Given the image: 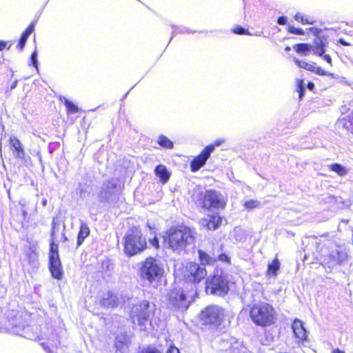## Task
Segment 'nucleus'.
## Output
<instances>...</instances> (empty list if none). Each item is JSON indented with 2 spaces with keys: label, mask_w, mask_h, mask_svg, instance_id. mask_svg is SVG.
I'll use <instances>...</instances> for the list:
<instances>
[{
  "label": "nucleus",
  "mask_w": 353,
  "mask_h": 353,
  "mask_svg": "<svg viewBox=\"0 0 353 353\" xmlns=\"http://www.w3.org/2000/svg\"><path fill=\"white\" fill-rule=\"evenodd\" d=\"M323 58L327 63L332 65V58L329 54H324Z\"/></svg>",
  "instance_id": "09e8293b"
},
{
  "label": "nucleus",
  "mask_w": 353,
  "mask_h": 353,
  "mask_svg": "<svg viewBox=\"0 0 353 353\" xmlns=\"http://www.w3.org/2000/svg\"><path fill=\"white\" fill-rule=\"evenodd\" d=\"M339 43L344 46H349L350 43L345 41L343 39H339Z\"/></svg>",
  "instance_id": "603ef678"
},
{
  "label": "nucleus",
  "mask_w": 353,
  "mask_h": 353,
  "mask_svg": "<svg viewBox=\"0 0 353 353\" xmlns=\"http://www.w3.org/2000/svg\"><path fill=\"white\" fill-rule=\"evenodd\" d=\"M222 222V219L219 216H209L207 219H204L202 224L209 230H216Z\"/></svg>",
  "instance_id": "6ab92c4d"
},
{
  "label": "nucleus",
  "mask_w": 353,
  "mask_h": 353,
  "mask_svg": "<svg viewBox=\"0 0 353 353\" xmlns=\"http://www.w3.org/2000/svg\"><path fill=\"white\" fill-rule=\"evenodd\" d=\"M148 227L150 230H152V227L150 225V224H149V223H148Z\"/></svg>",
  "instance_id": "774afa93"
},
{
  "label": "nucleus",
  "mask_w": 353,
  "mask_h": 353,
  "mask_svg": "<svg viewBox=\"0 0 353 353\" xmlns=\"http://www.w3.org/2000/svg\"><path fill=\"white\" fill-rule=\"evenodd\" d=\"M312 87H314V84L312 83H310L308 84V88L311 89Z\"/></svg>",
  "instance_id": "e2e57ef3"
},
{
  "label": "nucleus",
  "mask_w": 353,
  "mask_h": 353,
  "mask_svg": "<svg viewBox=\"0 0 353 353\" xmlns=\"http://www.w3.org/2000/svg\"><path fill=\"white\" fill-rule=\"evenodd\" d=\"M323 263L327 265L329 268H332L336 265H339L334 251L326 256L324 258Z\"/></svg>",
  "instance_id": "a878e982"
},
{
  "label": "nucleus",
  "mask_w": 353,
  "mask_h": 353,
  "mask_svg": "<svg viewBox=\"0 0 353 353\" xmlns=\"http://www.w3.org/2000/svg\"><path fill=\"white\" fill-rule=\"evenodd\" d=\"M294 19L299 22H301L302 24H314L315 21L312 19H307L305 16L302 14L301 13H296L294 17Z\"/></svg>",
  "instance_id": "2f4dec72"
},
{
  "label": "nucleus",
  "mask_w": 353,
  "mask_h": 353,
  "mask_svg": "<svg viewBox=\"0 0 353 353\" xmlns=\"http://www.w3.org/2000/svg\"><path fill=\"white\" fill-rule=\"evenodd\" d=\"M90 228L88 225L84 223L81 222L79 231L77 235V246L79 247L83 243L85 239L90 235Z\"/></svg>",
  "instance_id": "5701e85b"
},
{
  "label": "nucleus",
  "mask_w": 353,
  "mask_h": 353,
  "mask_svg": "<svg viewBox=\"0 0 353 353\" xmlns=\"http://www.w3.org/2000/svg\"><path fill=\"white\" fill-rule=\"evenodd\" d=\"M22 215H23V219H26V216L28 215V212L26 210H22Z\"/></svg>",
  "instance_id": "13d9d810"
},
{
  "label": "nucleus",
  "mask_w": 353,
  "mask_h": 353,
  "mask_svg": "<svg viewBox=\"0 0 353 353\" xmlns=\"http://www.w3.org/2000/svg\"><path fill=\"white\" fill-rule=\"evenodd\" d=\"M207 274L205 267L196 263H189L186 265V279L190 282L199 283Z\"/></svg>",
  "instance_id": "ddd939ff"
},
{
  "label": "nucleus",
  "mask_w": 353,
  "mask_h": 353,
  "mask_svg": "<svg viewBox=\"0 0 353 353\" xmlns=\"http://www.w3.org/2000/svg\"><path fill=\"white\" fill-rule=\"evenodd\" d=\"M223 142H224V140L218 139V140H216L213 144H210V145H212V147L214 150L216 147L220 146Z\"/></svg>",
  "instance_id": "de8ad7c7"
},
{
  "label": "nucleus",
  "mask_w": 353,
  "mask_h": 353,
  "mask_svg": "<svg viewBox=\"0 0 353 353\" xmlns=\"http://www.w3.org/2000/svg\"><path fill=\"white\" fill-rule=\"evenodd\" d=\"M150 244L155 248H159V239L157 236H154L152 239L149 240Z\"/></svg>",
  "instance_id": "37998d69"
},
{
  "label": "nucleus",
  "mask_w": 353,
  "mask_h": 353,
  "mask_svg": "<svg viewBox=\"0 0 353 353\" xmlns=\"http://www.w3.org/2000/svg\"><path fill=\"white\" fill-rule=\"evenodd\" d=\"M288 30L290 33L296 34V35H303L304 30L299 28H295L292 26H288Z\"/></svg>",
  "instance_id": "58836bf2"
},
{
  "label": "nucleus",
  "mask_w": 353,
  "mask_h": 353,
  "mask_svg": "<svg viewBox=\"0 0 353 353\" xmlns=\"http://www.w3.org/2000/svg\"><path fill=\"white\" fill-rule=\"evenodd\" d=\"M100 303L105 308H114L118 306L119 299L114 292L108 291L101 296Z\"/></svg>",
  "instance_id": "f3484780"
},
{
  "label": "nucleus",
  "mask_w": 353,
  "mask_h": 353,
  "mask_svg": "<svg viewBox=\"0 0 353 353\" xmlns=\"http://www.w3.org/2000/svg\"><path fill=\"white\" fill-rule=\"evenodd\" d=\"M330 168V170L337 173L339 176H345L347 174V170L340 163H333Z\"/></svg>",
  "instance_id": "c85d7f7f"
},
{
  "label": "nucleus",
  "mask_w": 353,
  "mask_h": 353,
  "mask_svg": "<svg viewBox=\"0 0 353 353\" xmlns=\"http://www.w3.org/2000/svg\"><path fill=\"white\" fill-rule=\"evenodd\" d=\"M294 48L297 53L307 55L312 50V46L307 43H299L295 45Z\"/></svg>",
  "instance_id": "cd10ccee"
},
{
  "label": "nucleus",
  "mask_w": 353,
  "mask_h": 353,
  "mask_svg": "<svg viewBox=\"0 0 353 353\" xmlns=\"http://www.w3.org/2000/svg\"><path fill=\"white\" fill-rule=\"evenodd\" d=\"M332 353H344L343 351L340 350L339 349H335L333 350Z\"/></svg>",
  "instance_id": "bf43d9fd"
},
{
  "label": "nucleus",
  "mask_w": 353,
  "mask_h": 353,
  "mask_svg": "<svg viewBox=\"0 0 353 353\" xmlns=\"http://www.w3.org/2000/svg\"><path fill=\"white\" fill-rule=\"evenodd\" d=\"M260 205V201L251 199L250 201H246L243 205L248 210H252L254 208H259Z\"/></svg>",
  "instance_id": "72a5a7b5"
},
{
  "label": "nucleus",
  "mask_w": 353,
  "mask_h": 353,
  "mask_svg": "<svg viewBox=\"0 0 353 353\" xmlns=\"http://www.w3.org/2000/svg\"><path fill=\"white\" fill-rule=\"evenodd\" d=\"M250 315L256 325L267 326L274 323V308L268 303L254 305L250 309Z\"/></svg>",
  "instance_id": "0eeeda50"
},
{
  "label": "nucleus",
  "mask_w": 353,
  "mask_h": 353,
  "mask_svg": "<svg viewBox=\"0 0 353 353\" xmlns=\"http://www.w3.org/2000/svg\"><path fill=\"white\" fill-rule=\"evenodd\" d=\"M168 305L176 310H185L189 304L186 300V296L181 289H174L168 295Z\"/></svg>",
  "instance_id": "9b49d317"
},
{
  "label": "nucleus",
  "mask_w": 353,
  "mask_h": 353,
  "mask_svg": "<svg viewBox=\"0 0 353 353\" xmlns=\"http://www.w3.org/2000/svg\"><path fill=\"white\" fill-rule=\"evenodd\" d=\"M294 62L299 68H304L305 70L310 72L314 70V63H309L304 61H300L297 59H294Z\"/></svg>",
  "instance_id": "473e14b6"
},
{
  "label": "nucleus",
  "mask_w": 353,
  "mask_h": 353,
  "mask_svg": "<svg viewBox=\"0 0 353 353\" xmlns=\"http://www.w3.org/2000/svg\"><path fill=\"white\" fill-rule=\"evenodd\" d=\"M41 345L43 347V348L47 351L48 353H53V352L50 349L48 345L45 343H41Z\"/></svg>",
  "instance_id": "8fccbe9b"
},
{
  "label": "nucleus",
  "mask_w": 353,
  "mask_h": 353,
  "mask_svg": "<svg viewBox=\"0 0 353 353\" xmlns=\"http://www.w3.org/2000/svg\"><path fill=\"white\" fill-rule=\"evenodd\" d=\"M314 48H325L326 46V39L317 37L314 40Z\"/></svg>",
  "instance_id": "c9c22d12"
},
{
  "label": "nucleus",
  "mask_w": 353,
  "mask_h": 353,
  "mask_svg": "<svg viewBox=\"0 0 353 353\" xmlns=\"http://www.w3.org/2000/svg\"><path fill=\"white\" fill-rule=\"evenodd\" d=\"M10 144L12 149L14 150V157L17 159H24L26 156L25 150L22 143L16 137H10Z\"/></svg>",
  "instance_id": "a211bd4d"
},
{
  "label": "nucleus",
  "mask_w": 353,
  "mask_h": 353,
  "mask_svg": "<svg viewBox=\"0 0 353 353\" xmlns=\"http://www.w3.org/2000/svg\"><path fill=\"white\" fill-rule=\"evenodd\" d=\"M7 43L3 41L0 40V51L3 50L6 48Z\"/></svg>",
  "instance_id": "864d4df0"
},
{
  "label": "nucleus",
  "mask_w": 353,
  "mask_h": 353,
  "mask_svg": "<svg viewBox=\"0 0 353 353\" xmlns=\"http://www.w3.org/2000/svg\"><path fill=\"white\" fill-rule=\"evenodd\" d=\"M294 336L298 342H303L307 339V332L303 325V322L299 319H295L292 325Z\"/></svg>",
  "instance_id": "dca6fc26"
},
{
  "label": "nucleus",
  "mask_w": 353,
  "mask_h": 353,
  "mask_svg": "<svg viewBox=\"0 0 353 353\" xmlns=\"http://www.w3.org/2000/svg\"><path fill=\"white\" fill-rule=\"evenodd\" d=\"M36 155L38 157L39 162L41 163L42 162V157H41V152L39 150L36 152Z\"/></svg>",
  "instance_id": "6e6d98bb"
},
{
  "label": "nucleus",
  "mask_w": 353,
  "mask_h": 353,
  "mask_svg": "<svg viewBox=\"0 0 353 353\" xmlns=\"http://www.w3.org/2000/svg\"><path fill=\"white\" fill-rule=\"evenodd\" d=\"M312 244L316 245L317 246V250H318L319 247L320 245V239H318L317 237H314L312 239Z\"/></svg>",
  "instance_id": "3c124183"
},
{
  "label": "nucleus",
  "mask_w": 353,
  "mask_h": 353,
  "mask_svg": "<svg viewBox=\"0 0 353 353\" xmlns=\"http://www.w3.org/2000/svg\"><path fill=\"white\" fill-rule=\"evenodd\" d=\"M299 92V97H301L303 93L304 92V90L303 89L300 90Z\"/></svg>",
  "instance_id": "680f3d73"
},
{
  "label": "nucleus",
  "mask_w": 353,
  "mask_h": 353,
  "mask_svg": "<svg viewBox=\"0 0 353 353\" xmlns=\"http://www.w3.org/2000/svg\"><path fill=\"white\" fill-rule=\"evenodd\" d=\"M157 143L159 145L166 149H172L174 147L173 142L163 134L159 136Z\"/></svg>",
  "instance_id": "bb28decb"
},
{
  "label": "nucleus",
  "mask_w": 353,
  "mask_h": 353,
  "mask_svg": "<svg viewBox=\"0 0 353 353\" xmlns=\"http://www.w3.org/2000/svg\"><path fill=\"white\" fill-rule=\"evenodd\" d=\"M167 353H181V352H180L179 350L177 347H176L175 346L171 345L168 348V350L167 351Z\"/></svg>",
  "instance_id": "49530a36"
},
{
  "label": "nucleus",
  "mask_w": 353,
  "mask_h": 353,
  "mask_svg": "<svg viewBox=\"0 0 353 353\" xmlns=\"http://www.w3.org/2000/svg\"><path fill=\"white\" fill-rule=\"evenodd\" d=\"M49 270L52 276L57 280H61L63 277V268L59 258L58 245L52 243L50 244L49 252Z\"/></svg>",
  "instance_id": "9d476101"
},
{
  "label": "nucleus",
  "mask_w": 353,
  "mask_h": 353,
  "mask_svg": "<svg viewBox=\"0 0 353 353\" xmlns=\"http://www.w3.org/2000/svg\"><path fill=\"white\" fill-rule=\"evenodd\" d=\"M168 244L174 251L183 250L187 245L194 243L192 231L187 227L171 228L168 233Z\"/></svg>",
  "instance_id": "39448f33"
},
{
  "label": "nucleus",
  "mask_w": 353,
  "mask_h": 353,
  "mask_svg": "<svg viewBox=\"0 0 353 353\" xmlns=\"http://www.w3.org/2000/svg\"><path fill=\"white\" fill-rule=\"evenodd\" d=\"M336 258L338 259L339 265L343 263L347 259V254L343 251L336 250Z\"/></svg>",
  "instance_id": "4c0bfd02"
},
{
  "label": "nucleus",
  "mask_w": 353,
  "mask_h": 353,
  "mask_svg": "<svg viewBox=\"0 0 353 353\" xmlns=\"http://www.w3.org/2000/svg\"><path fill=\"white\" fill-rule=\"evenodd\" d=\"M279 268L280 262L277 259H275L271 263L268 264L267 273L270 276H276Z\"/></svg>",
  "instance_id": "393cba45"
},
{
  "label": "nucleus",
  "mask_w": 353,
  "mask_h": 353,
  "mask_svg": "<svg viewBox=\"0 0 353 353\" xmlns=\"http://www.w3.org/2000/svg\"><path fill=\"white\" fill-rule=\"evenodd\" d=\"M216 258L217 259V261H219L223 263H226L228 264L231 263L230 257L225 253H221V254H219L217 256V257H216Z\"/></svg>",
  "instance_id": "ea45409f"
},
{
  "label": "nucleus",
  "mask_w": 353,
  "mask_h": 353,
  "mask_svg": "<svg viewBox=\"0 0 353 353\" xmlns=\"http://www.w3.org/2000/svg\"><path fill=\"white\" fill-rule=\"evenodd\" d=\"M85 194H86V191L84 190L83 188H81L79 190V196L81 197V198H83L85 196Z\"/></svg>",
  "instance_id": "5fc2aeb1"
},
{
  "label": "nucleus",
  "mask_w": 353,
  "mask_h": 353,
  "mask_svg": "<svg viewBox=\"0 0 353 353\" xmlns=\"http://www.w3.org/2000/svg\"><path fill=\"white\" fill-rule=\"evenodd\" d=\"M140 353H161L160 350L154 347H148L142 350Z\"/></svg>",
  "instance_id": "79ce46f5"
},
{
  "label": "nucleus",
  "mask_w": 353,
  "mask_h": 353,
  "mask_svg": "<svg viewBox=\"0 0 353 353\" xmlns=\"http://www.w3.org/2000/svg\"><path fill=\"white\" fill-rule=\"evenodd\" d=\"M286 51H289L290 50V48L289 46L286 47L285 49Z\"/></svg>",
  "instance_id": "338daca9"
},
{
  "label": "nucleus",
  "mask_w": 353,
  "mask_h": 353,
  "mask_svg": "<svg viewBox=\"0 0 353 353\" xmlns=\"http://www.w3.org/2000/svg\"><path fill=\"white\" fill-rule=\"evenodd\" d=\"M172 28H173L174 30L172 32V37H171V38L170 39V41L172 39L174 35H176V34H178V33H181V34H184V33L194 34V33L196 32L195 31H192V30H191L189 28H185V27H175L174 26H173Z\"/></svg>",
  "instance_id": "c756f323"
},
{
  "label": "nucleus",
  "mask_w": 353,
  "mask_h": 353,
  "mask_svg": "<svg viewBox=\"0 0 353 353\" xmlns=\"http://www.w3.org/2000/svg\"><path fill=\"white\" fill-rule=\"evenodd\" d=\"M30 64L38 69L37 52L34 50L30 55Z\"/></svg>",
  "instance_id": "a19ab883"
},
{
  "label": "nucleus",
  "mask_w": 353,
  "mask_h": 353,
  "mask_svg": "<svg viewBox=\"0 0 353 353\" xmlns=\"http://www.w3.org/2000/svg\"><path fill=\"white\" fill-rule=\"evenodd\" d=\"M34 29V23H30L28 27L26 28V30L23 31V32L21 34V37L19 39V43L17 46V48L20 51L22 52L23 50V48L26 46V43L27 42V40L30 35L32 33Z\"/></svg>",
  "instance_id": "412c9836"
},
{
  "label": "nucleus",
  "mask_w": 353,
  "mask_h": 353,
  "mask_svg": "<svg viewBox=\"0 0 353 353\" xmlns=\"http://www.w3.org/2000/svg\"><path fill=\"white\" fill-rule=\"evenodd\" d=\"M53 143H50L48 145V150L50 154H52L54 152V148L52 147Z\"/></svg>",
  "instance_id": "4d7b16f0"
},
{
  "label": "nucleus",
  "mask_w": 353,
  "mask_h": 353,
  "mask_svg": "<svg viewBox=\"0 0 353 353\" xmlns=\"http://www.w3.org/2000/svg\"><path fill=\"white\" fill-rule=\"evenodd\" d=\"M288 22V18L285 16H281L277 19V23L281 26L285 25Z\"/></svg>",
  "instance_id": "c03bdc74"
},
{
  "label": "nucleus",
  "mask_w": 353,
  "mask_h": 353,
  "mask_svg": "<svg viewBox=\"0 0 353 353\" xmlns=\"http://www.w3.org/2000/svg\"><path fill=\"white\" fill-rule=\"evenodd\" d=\"M29 321L30 316L27 313H13L12 315L8 316L7 329L10 333L17 334L14 329L17 327L23 329Z\"/></svg>",
  "instance_id": "4468645a"
},
{
  "label": "nucleus",
  "mask_w": 353,
  "mask_h": 353,
  "mask_svg": "<svg viewBox=\"0 0 353 353\" xmlns=\"http://www.w3.org/2000/svg\"><path fill=\"white\" fill-rule=\"evenodd\" d=\"M198 255L199 261L201 263V266L203 267H205L206 265H213L217 261V259L214 255L210 256L209 254L202 250H198Z\"/></svg>",
  "instance_id": "4be33fe9"
},
{
  "label": "nucleus",
  "mask_w": 353,
  "mask_h": 353,
  "mask_svg": "<svg viewBox=\"0 0 353 353\" xmlns=\"http://www.w3.org/2000/svg\"><path fill=\"white\" fill-rule=\"evenodd\" d=\"M232 32L236 34H239V35H243V34H245V35H252L249 31L248 30L244 28L243 27L241 26H236V28H233L232 29Z\"/></svg>",
  "instance_id": "f704fd0d"
},
{
  "label": "nucleus",
  "mask_w": 353,
  "mask_h": 353,
  "mask_svg": "<svg viewBox=\"0 0 353 353\" xmlns=\"http://www.w3.org/2000/svg\"><path fill=\"white\" fill-rule=\"evenodd\" d=\"M156 305L148 301H141L134 305L130 310V317L134 324L137 322L141 330L145 328L147 323L154 315Z\"/></svg>",
  "instance_id": "423d86ee"
},
{
  "label": "nucleus",
  "mask_w": 353,
  "mask_h": 353,
  "mask_svg": "<svg viewBox=\"0 0 353 353\" xmlns=\"http://www.w3.org/2000/svg\"><path fill=\"white\" fill-rule=\"evenodd\" d=\"M214 152L212 145H207L201 152L190 162V169L192 172L199 171L206 163L211 154Z\"/></svg>",
  "instance_id": "2eb2a0df"
},
{
  "label": "nucleus",
  "mask_w": 353,
  "mask_h": 353,
  "mask_svg": "<svg viewBox=\"0 0 353 353\" xmlns=\"http://www.w3.org/2000/svg\"><path fill=\"white\" fill-rule=\"evenodd\" d=\"M123 185L118 178H110L102 182L96 192V199L99 203L92 202L88 205L91 214L97 215L101 212V204L109 208L117 207L118 201L123 190Z\"/></svg>",
  "instance_id": "f257e3e1"
},
{
  "label": "nucleus",
  "mask_w": 353,
  "mask_h": 353,
  "mask_svg": "<svg viewBox=\"0 0 353 353\" xmlns=\"http://www.w3.org/2000/svg\"><path fill=\"white\" fill-rule=\"evenodd\" d=\"M105 263L107 264V268L108 269L109 268V262L106 261ZM104 264H105V262L103 263V265H104Z\"/></svg>",
  "instance_id": "69168bd1"
},
{
  "label": "nucleus",
  "mask_w": 353,
  "mask_h": 353,
  "mask_svg": "<svg viewBox=\"0 0 353 353\" xmlns=\"http://www.w3.org/2000/svg\"><path fill=\"white\" fill-rule=\"evenodd\" d=\"M312 50L314 51V54L319 57H323L324 55L325 48H312Z\"/></svg>",
  "instance_id": "a18cd8bd"
},
{
  "label": "nucleus",
  "mask_w": 353,
  "mask_h": 353,
  "mask_svg": "<svg viewBox=\"0 0 353 353\" xmlns=\"http://www.w3.org/2000/svg\"><path fill=\"white\" fill-rule=\"evenodd\" d=\"M14 332L17 335L23 336L26 339L34 341H41L43 338L41 332V327L37 324L26 323L23 329L15 328Z\"/></svg>",
  "instance_id": "f8f14e48"
},
{
  "label": "nucleus",
  "mask_w": 353,
  "mask_h": 353,
  "mask_svg": "<svg viewBox=\"0 0 353 353\" xmlns=\"http://www.w3.org/2000/svg\"><path fill=\"white\" fill-rule=\"evenodd\" d=\"M225 316V310L216 305L208 306L201 312V320L203 323L213 327L219 326L224 320Z\"/></svg>",
  "instance_id": "1a4fd4ad"
},
{
  "label": "nucleus",
  "mask_w": 353,
  "mask_h": 353,
  "mask_svg": "<svg viewBox=\"0 0 353 353\" xmlns=\"http://www.w3.org/2000/svg\"><path fill=\"white\" fill-rule=\"evenodd\" d=\"M123 239L124 253L128 256L139 254L147 248L146 239L138 227H132L128 230Z\"/></svg>",
  "instance_id": "7ed1b4c3"
},
{
  "label": "nucleus",
  "mask_w": 353,
  "mask_h": 353,
  "mask_svg": "<svg viewBox=\"0 0 353 353\" xmlns=\"http://www.w3.org/2000/svg\"><path fill=\"white\" fill-rule=\"evenodd\" d=\"M63 102L65 106L66 107L68 112L74 114L79 112V108L77 107V105L73 103L71 101L68 100L66 98H64Z\"/></svg>",
  "instance_id": "7c9ffc66"
},
{
  "label": "nucleus",
  "mask_w": 353,
  "mask_h": 353,
  "mask_svg": "<svg viewBox=\"0 0 353 353\" xmlns=\"http://www.w3.org/2000/svg\"><path fill=\"white\" fill-rule=\"evenodd\" d=\"M154 174L159 178L160 181L165 184L166 183L171 176V173L168 170L165 165L159 164L155 167Z\"/></svg>",
  "instance_id": "aec40b11"
},
{
  "label": "nucleus",
  "mask_w": 353,
  "mask_h": 353,
  "mask_svg": "<svg viewBox=\"0 0 353 353\" xmlns=\"http://www.w3.org/2000/svg\"><path fill=\"white\" fill-rule=\"evenodd\" d=\"M199 205L208 210L224 209L227 203V197L216 190H207L194 195Z\"/></svg>",
  "instance_id": "20e7f679"
},
{
  "label": "nucleus",
  "mask_w": 353,
  "mask_h": 353,
  "mask_svg": "<svg viewBox=\"0 0 353 353\" xmlns=\"http://www.w3.org/2000/svg\"><path fill=\"white\" fill-rule=\"evenodd\" d=\"M17 81H15L12 84V85H11V89H14V88H16V86H17Z\"/></svg>",
  "instance_id": "052dcab7"
},
{
  "label": "nucleus",
  "mask_w": 353,
  "mask_h": 353,
  "mask_svg": "<svg viewBox=\"0 0 353 353\" xmlns=\"http://www.w3.org/2000/svg\"><path fill=\"white\" fill-rule=\"evenodd\" d=\"M46 203H47V201H46V199H43V201H42V204H43V205H46Z\"/></svg>",
  "instance_id": "0e129e2a"
},
{
  "label": "nucleus",
  "mask_w": 353,
  "mask_h": 353,
  "mask_svg": "<svg viewBox=\"0 0 353 353\" xmlns=\"http://www.w3.org/2000/svg\"><path fill=\"white\" fill-rule=\"evenodd\" d=\"M164 274L163 265L161 261L150 256L139 264L138 275L143 281L152 284L159 281Z\"/></svg>",
  "instance_id": "f03ea898"
},
{
  "label": "nucleus",
  "mask_w": 353,
  "mask_h": 353,
  "mask_svg": "<svg viewBox=\"0 0 353 353\" xmlns=\"http://www.w3.org/2000/svg\"><path fill=\"white\" fill-rule=\"evenodd\" d=\"M229 281L225 275L215 274L208 277L205 282V292L208 294L224 296L229 292Z\"/></svg>",
  "instance_id": "6e6552de"
},
{
  "label": "nucleus",
  "mask_w": 353,
  "mask_h": 353,
  "mask_svg": "<svg viewBox=\"0 0 353 353\" xmlns=\"http://www.w3.org/2000/svg\"><path fill=\"white\" fill-rule=\"evenodd\" d=\"M312 72H314L315 74H316L318 75H321V76L328 75L332 78L334 77L333 74L326 72L325 70H323L321 67H316L315 65H314V70H312Z\"/></svg>",
  "instance_id": "e433bc0d"
},
{
  "label": "nucleus",
  "mask_w": 353,
  "mask_h": 353,
  "mask_svg": "<svg viewBox=\"0 0 353 353\" xmlns=\"http://www.w3.org/2000/svg\"><path fill=\"white\" fill-rule=\"evenodd\" d=\"M26 256L29 264L32 267V268H37L39 265V260L37 253L35 250L32 248H29L26 251Z\"/></svg>",
  "instance_id": "b1692460"
}]
</instances>
